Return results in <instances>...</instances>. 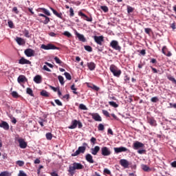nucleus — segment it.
Segmentation results:
<instances>
[{"label": "nucleus", "instance_id": "nucleus-3", "mask_svg": "<svg viewBox=\"0 0 176 176\" xmlns=\"http://www.w3.org/2000/svg\"><path fill=\"white\" fill-rule=\"evenodd\" d=\"M82 145V146H79L78 150L72 154V156L75 157L78 156V155H80V153H85V152H86V147L87 146V143H83Z\"/></svg>", "mask_w": 176, "mask_h": 176}, {"label": "nucleus", "instance_id": "nucleus-59", "mask_svg": "<svg viewBox=\"0 0 176 176\" xmlns=\"http://www.w3.org/2000/svg\"><path fill=\"white\" fill-rule=\"evenodd\" d=\"M140 54L142 56H145V54H146V51L145 50H142L140 51Z\"/></svg>", "mask_w": 176, "mask_h": 176}, {"label": "nucleus", "instance_id": "nucleus-40", "mask_svg": "<svg viewBox=\"0 0 176 176\" xmlns=\"http://www.w3.org/2000/svg\"><path fill=\"white\" fill-rule=\"evenodd\" d=\"M98 131H104L105 129V127L104 126V124H99L98 126Z\"/></svg>", "mask_w": 176, "mask_h": 176}, {"label": "nucleus", "instance_id": "nucleus-32", "mask_svg": "<svg viewBox=\"0 0 176 176\" xmlns=\"http://www.w3.org/2000/svg\"><path fill=\"white\" fill-rule=\"evenodd\" d=\"M26 93L27 94H29V96H31V97H34V91L31 88H27Z\"/></svg>", "mask_w": 176, "mask_h": 176}, {"label": "nucleus", "instance_id": "nucleus-34", "mask_svg": "<svg viewBox=\"0 0 176 176\" xmlns=\"http://www.w3.org/2000/svg\"><path fill=\"white\" fill-rule=\"evenodd\" d=\"M109 104L111 105V107H113V108H118V107H119V104L113 101L109 102Z\"/></svg>", "mask_w": 176, "mask_h": 176}, {"label": "nucleus", "instance_id": "nucleus-9", "mask_svg": "<svg viewBox=\"0 0 176 176\" xmlns=\"http://www.w3.org/2000/svg\"><path fill=\"white\" fill-rule=\"evenodd\" d=\"M24 53L27 57H34L35 56V51L31 48L25 50Z\"/></svg>", "mask_w": 176, "mask_h": 176}, {"label": "nucleus", "instance_id": "nucleus-61", "mask_svg": "<svg viewBox=\"0 0 176 176\" xmlns=\"http://www.w3.org/2000/svg\"><path fill=\"white\" fill-rule=\"evenodd\" d=\"M145 152H146V151H145L144 149L138 151V153H139L140 155H142V154L145 153Z\"/></svg>", "mask_w": 176, "mask_h": 176}, {"label": "nucleus", "instance_id": "nucleus-54", "mask_svg": "<svg viewBox=\"0 0 176 176\" xmlns=\"http://www.w3.org/2000/svg\"><path fill=\"white\" fill-rule=\"evenodd\" d=\"M63 35H65V36H67V38H71L72 36V34H71L69 32H65Z\"/></svg>", "mask_w": 176, "mask_h": 176}, {"label": "nucleus", "instance_id": "nucleus-7", "mask_svg": "<svg viewBox=\"0 0 176 176\" xmlns=\"http://www.w3.org/2000/svg\"><path fill=\"white\" fill-rule=\"evenodd\" d=\"M94 39L96 43H97V45H99L100 46H102V42H104L103 36H94Z\"/></svg>", "mask_w": 176, "mask_h": 176}, {"label": "nucleus", "instance_id": "nucleus-20", "mask_svg": "<svg viewBox=\"0 0 176 176\" xmlns=\"http://www.w3.org/2000/svg\"><path fill=\"white\" fill-rule=\"evenodd\" d=\"M85 160L88 162V163H90L91 164H93L94 163V160H93V155L91 154H87L85 155Z\"/></svg>", "mask_w": 176, "mask_h": 176}, {"label": "nucleus", "instance_id": "nucleus-45", "mask_svg": "<svg viewBox=\"0 0 176 176\" xmlns=\"http://www.w3.org/2000/svg\"><path fill=\"white\" fill-rule=\"evenodd\" d=\"M134 12V8L130 6H127V12L128 13H133Z\"/></svg>", "mask_w": 176, "mask_h": 176}, {"label": "nucleus", "instance_id": "nucleus-6", "mask_svg": "<svg viewBox=\"0 0 176 176\" xmlns=\"http://www.w3.org/2000/svg\"><path fill=\"white\" fill-rule=\"evenodd\" d=\"M110 47H112L114 50H117L118 52H120L122 50V47L119 45V42L116 40H113L110 43Z\"/></svg>", "mask_w": 176, "mask_h": 176}, {"label": "nucleus", "instance_id": "nucleus-48", "mask_svg": "<svg viewBox=\"0 0 176 176\" xmlns=\"http://www.w3.org/2000/svg\"><path fill=\"white\" fill-rule=\"evenodd\" d=\"M16 164H17L18 166H19V167H23V166H24V162L23 161H16Z\"/></svg>", "mask_w": 176, "mask_h": 176}, {"label": "nucleus", "instance_id": "nucleus-29", "mask_svg": "<svg viewBox=\"0 0 176 176\" xmlns=\"http://www.w3.org/2000/svg\"><path fill=\"white\" fill-rule=\"evenodd\" d=\"M87 87H89V89H92L93 90H95V91H98L100 90V87L93 84H87Z\"/></svg>", "mask_w": 176, "mask_h": 176}, {"label": "nucleus", "instance_id": "nucleus-64", "mask_svg": "<svg viewBox=\"0 0 176 176\" xmlns=\"http://www.w3.org/2000/svg\"><path fill=\"white\" fill-rule=\"evenodd\" d=\"M170 165H171L173 167L176 168V161L173 162L170 164Z\"/></svg>", "mask_w": 176, "mask_h": 176}, {"label": "nucleus", "instance_id": "nucleus-10", "mask_svg": "<svg viewBox=\"0 0 176 176\" xmlns=\"http://www.w3.org/2000/svg\"><path fill=\"white\" fill-rule=\"evenodd\" d=\"M89 115L92 116V118H94L96 120V122H102V118H101V116H100V114L90 113Z\"/></svg>", "mask_w": 176, "mask_h": 176}, {"label": "nucleus", "instance_id": "nucleus-8", "mask_svg": "<svg viewBox=\"0 0 176 176\" xmlns=\"http://www.w3.org/2000/svg\"><path fill=\"white\" fill-rule=\"evenodd\" d=\"M101 153L102 156H109L111 153V150L107 146H103L101 148Z\"/></svg>", "mask_w": 176, "mask_h": 176}, {"label": "nucleus", "instance_id": "nucleus-2", "mask_svg": "<svg viewBox=\"0 0 176 176\" xmlns=\"http://www.w3.org/2000/svg\"><path fill=\"white\" fill-rule=\"evenodd\" d=\"M110 71L117 78H119V76L122 75V70L119 69L117 67L115 66V65H111L110 66Z\"/></svg>", "mask_w": 176, "mask_h": 176}, {"label": "nucleus", "instance_id": "nucleus-58", "mask_svg": "<svg viewBox=\"0 0 176 176\" xmlns=\"http://www.w3.org/2000/svg\"><path fill=\"white\" fill-rule=\"evenodd\" d=\"M104 173H105V174H107L108 175H111V170H109L108 168H104Z\"/></svg>", "mask_w": 176, "mask_h": 176}, {"label": "nucleus", "instance_id": "nucleus-42", "mask_svg": "<svg viewBox=\"0 0 176 176\" xmlns=\"http://www.w3.org/2000/svg\"><path fill=\"white\" fill-rule=\"evenodd\" d=\"M58 79L60 83V85H64L65 82H64V77H63L62 76H58Z\"/></svg>", "mask_w": 176, "mask_h": 176}, {"label": "nucleus", "instance_id": "nucleus-13", "mask_svg": "<svg viewBox=\"0 0 176 176\" xmlns=\"http://www.w3.org/2000/svg\"><path fill=\"white\" fill-rule=\"evenodd\" d=\"M127 151H128L127 148L124 147V146L114 148L115 153H120L122 152H127Z\"/></svg>", "mask_w": 176, "mask_h": 176}, {"label": "nucleus", "instance_id": "nucleus-4", "mask_svg": "<svg viewBox=\"0 0 176 176\" xmlns=\"http://www.w3.org/2000/svg\"><path fill=\"white\" fill-rule=\"evenodd\" d=\"M41 49H43V50H59L60 48L58 47H56V45L49 43L47 45L43 44L41 46Z\"/></svg>", "mask_w": 176, "mask_h": 176}, {"label": "nucleus", "instance_id": "nucleus-19", "mask_svg": "<svg viewBox=\"0 0 176 176\" xmlns=\"http://www.w3.org/2000/svg\"><path fill=\"white\" fill-rule=\"evenodd\" d=\"M147 122L151 126H157L156 120L153 117H147Z\"/></svg>", "mask_w": 176, "mask_h": 176}, {"label": "nucleus", "instance_id": "nucleus-49", "mask_svg": "<svg viewBox=\"0 0 176 176\" xmlns=\"http://www.w3.org/2000/svg\"><path fill=\"white\" fill-rule=\"evenodd\" d=\"M151 102H157L159 101V98L157 96H155L151 98Z\"/></svg>", "mask_w": 176, "mask_h": 176}, {"label": "nucleus", "instance_id": "nucleus-16", "mask_svg": "<svg viewBox=\"0 0 176 176\" xmlns=\"http://www.w3.org/2000/svg\"><path fill=\"white\" fill-rule=\"evenodd\" d=\"M78 16H80L82 19H83V20H85L86 21H93V19L91 17L89 18L82 12H78Z\"/></svg>", "mask_w": 176, "mask_h": 176}, {"label": "nucleus", "instance_id": "nucleus-62", "mask_svg": "<svg viewBox=\"0 0 176 176\" xmlns=\"http://www.w3.org/2000/svg\"><path fill=\"white\" fill-rule=\"evenodd\" d=\"M144 32L146 34H151V28H145Z\"/></svg>", "mask_w": 176, "mask_h": 176}, {"label": "nucleus", "instance_id": "nucleus-11", "mask_svg": "<svg viewBox=\"0 0 176 176\" xmlns=\"http://www.w3.org/2000/svg\"><path fill=\"white\" fill-rule=\"evenodd\" d=\"M144 146H145V145L143 143L138 141L134 142L133 145V149L135 150L140 149V148H144Z\"/></svg>", "mask_w": 176, "mask_h": 176}, {"label": "nucleus", "instance_id": "nucleus-43", "mask_svg": "<svg viewBox=\"0 0 176 176\" xmlns=\"http://www.w3.org/2000/svg\"><path fill=\"white\" fill-rule=\"evenodd\" d=\"M79 109H82V111H87V107L83 104H80Z\"/></svg>", "mask_w": 176, "mask_h": 176}, {"label": "nucleus", "instance_id": "nucleus-31", "mask_svg": "<svg viewBox=\"0 0 176 176\" xmlns=\"http://www.w3.org/2000/svg\"><path fill=\"white\" fill-rule=\"evenodd\" d=\"M23 34L25 38H31V34H30V32L27 29L23 30Z\"/></svg>", "mask_w": 176, "mask_h": 176}, {"label": "nucleus", "instance_id": "nucleus-57", "mask_svg": "<svg viewBox=\"0 0 176 176\" xmlns=\"http://www.w3.org/2000/svg\"><path fill=\"white\" fill-rule=\"evenodd\" d=\"M18 176H27V174L23 170H20Z\"/></svg>", "mask_w": 176, "mask_h": 176}, {"label": "nucleus", "instance_id": "nucleus-17", "mask_svg": "<svg viewBox=\"0 0 176 176\" xmlns=\"http://www.w3.org/2000/svg\"><path fill=\"white\" fill-rule=\"evenodd\" d=\"M15 41L19 46H24V45H25V40L21 37H16Z\"/></svg>", "mask_w": 176, "mask_h": 176}, {"label": "nucleus", "instance_id": "nucleus-52", "mask_svg": "<svg viewBox=\"0 0 176 176\" xmlns=\"http://www.w3.org/2000/svg\"><path fill=\"white\" fill-rule=\"evenodd\" d=\"M91 144H93V145H96V142H97V139L94 137H92L90 140Z\"/></svg>", "mask_w": 176, "mask_h": 176}, {"label": "nucleus", "instance_id": "nucleus-18", "mask_svg": "<svg viewBox=\"0 0 176 176\" xmlns=\"http://www.w3.org/2000/svg\"><path fill=\"white\" fill-rule=\"evenodd\" d=\"M0 127L6 131L9 130L10 128L9 124H8L6 121H1V122L0 123Z\"/></svg>", "mask_w": 176, "mask_h": 176}, {"label": "nucleus", "instance_id": "nucleus-25", "mask_svg": "<svg viewBox=\"0 0 176 176\" xmlns=\"http://www.w3.org/2000/svg\"><path fill=\"white\" fill-rule=\"evenodd\" d=\"M87 65L90 71H94L96 69V63L94 62L87 63Z\"/></svg>", "mask_w": 176, "mask_h": 176}, {"label": "nucleus", "instance_id": "nucleus-60", "mask_svg": "<svg viewBox=\"0 0 176 176\" xmlns=\"http://www.w3.org/2000/svg\"><path fill=\"white\" fill-rule=\"evenodd\" d=\"M8 26L10 27V28H13V21H8Z\"/></svg>", "mask_w": 176, "mask_h": 176}, {"label": "nucleus", "instance_id": "nucleus-39", "mask_svg": "<svg viewBox=\"0 0 176 176\" xmlns=\"http://www.w3.org/2000/svg\"><path fill=\"white\" fill-rule=\"evenodd\" d=\"M12 174L8 171H3L0 173V176H11Z\"/></svg>", "mask_w": 176, "mask_h": 176}, {"label": "nucleus", "instance_id": "nucleus-12", "mask_svg": "<svg viewBox=\"0 0 176 176\" xmlns=\"http://www.w3.org/2000/svg\"><path fill=\"white\" fill-rule=\"evenodd\" d=\"M162 52L163 54H164L167 57H171L173 56V54H171V52L168 51V49L166 46H164L162 47Z\"/></svg>", "mask_w": 176, "mask_h": 176}, {"label": "nucleus", "instance_id": "nucleus-55", "mask_svg": "<svg viewBox=\"0 0 176 176\" xmlns=\"http://www.w3.org/2000/svg\"><path fill=\"white\" fill-rule=\"evenodd\" d=\"M43 69H44V71H47V72H52V70H50V69H49L47 65H44L43 67Z\"/></svg>", "mask_w": 176, "mask_h": 176}, {"label": "nucleus", "instance_id": "nucleus-53", "mask_svg": "<svg viewBox=\"0 0 176 176\" xmlns=\"http://www.w3.org/2000/svg\"><path fill=\"white\" fill-rule=\"evenodd\" d=\"M54 101H55L56 104H57L58 105V107H63V102H61V101H60V100L56 99Z\"/></svg>", "mask_w": 176, "mask_h": 176}, {"label": "nucleus", "instance_id": "nucleus-23", "mask_svg": "<svg viewBox=\"0 0 176 176\" xmlns=\"http://www.w3.org/2000/svg\"><path fill=\"white\" fill-rule=\"evenodd\" d=\"M17 81L19 83H25L27 82V78L24 75H21L18 77Z\"/></svg>", "mask_w": 176, "mask_h": 176}, {"label": "nucleus", "instance_id": "nucleus-22", "mask_svg": "<svg viewBox=\"0 0 176 176\" xmlns=\"http://www.w3.org/2000/svg\"><path fill=\"white\" fill-rule=\"evenodd\" d=\"M19 64H21V65H24V64H31V61L25 59V58H24V57H22L19 60Z\"/></svg>", "mask_w": 176, "mask_h": 176}, {"label": "nucleus", "instance_id": "nucleus-27", "mask_svg": "<svg viewBox=\"0 0 176 176\" xmlns=\"http://www.w3.org/2000/svg\"><path fill=\"white\" fill-rule=\"evenodd\" d=\"M34 82L37 84L42 83V76L40 75H36L34 78Z\"/></svg>", "mask_w": 176, "mask_h": 176}, {"label": "nucleus", "instance_id": "nucleus-46", "mask_svg": "<svg viewBox=\"0 0 176 176\" xmlns=\"http://www.w3.org/2000/svg\"><path fill=\"white\" fill-rule=\"evenodd\" d=\"M85 50H87V52H93V48L89 45H85L84 46Z\"/></svg>", "mask_w": 176, "mask_h": 176}, {"label": "nucleus", "instance_id": "nucleus-14", "mask_svg": "<svg viewBox=\"0 0 176 176\" xmlns=\"http://www.w3.org/2000/svg\"><path fill=\"white\" fill-rule=\"evenodd\" d=\"M120 164L124 167V168H129V166H130V164L129 163V161L127 160H120Z\"/></svg>", "mask_w": 176, "mask_h": 176}, {"label": "nucleus", "instance_id": "nucleus-38", "mask_svg": "<svg viewBox=\"0 0 176 176\" xmlns=\"http://www.w3.org/2000/svg\"><path fill=\"white\" fill-rule=\"evenodd\" d=\"M45 137H46L47 140L50 141V140H52V138H53V135L52 134V133H47L45 135Z\"/></svg>", "mask_w": 176, "mask_h": 176}, {"label": "nucleus", "instance_id": "nucleus-26", "mask_svg": "<svg viewBox=\"0 0 176 176\" xmlns=\"http://www.w3.org/2000/svg\"><path fill=\"white\" fill-rule=\"evenodd\" d=\"M50 9L53 12L54 14L56 16V17H58L59 19H63V14L61 12L58 13L56 10H54L53 8L50 7Z\"/></svg>", "mask_w": 176, "mask_h": 176}, {"label": "nucleus", "instance_id": "nucleus-41", "mask_svg": "<svg viewBox=\"0 0 176 176\" xmlns=\"http://www.w3.org/2000/svg\"><path fill=\"white\" fill-rule=\"evenodd\" d=\"M64 75H65L66 79H67V80H71V79H72V76H71V74H69V73L65 72Z\"/></svg>", "mask_w": 176, "mask_h": 176}, {"label": "nucleus", "instance_id": "nucleus-24", "mask_svg": "<svg viewBox=\"0 0 176 176\" xmlns=\"http://www.w3.org/2000/svg\"><path fill=\"white\" fill-rule=\"evenodd\" d=\"M76 35L80 42H86V38H85L83 34H80L78 32H76Z\"/></svg>", "mask_w": 176, "mask_h": 176}, {"label": "nucleus", "instance_id": "nucleus-51", "mask_svg": "<svg viewBox=\"0 0 176 176\" xmlns=\"http://www.w3.org/2000/svg\"><path fill=\"white\" fill-rule=\"evenodd\" d=\"M12 96L14 97V98H19V94L16 91H12Z\"/></svg>", "mask_w": 176, "mask_h": 176}, {"label": "nucleus", "instance_id": "nucleus-5", "mask_svg": "<svg viewBox=\"0 0 176 176\" xmlns=\"http://www.w3.org/2000/svg\"><path fill=\"white\" fill-rule=\"evenodd\" d=\"M76 127H78V129H82V127H83V124L80 120L78 121L74 120L72 122V124L69 126V129L72 130L74 129H76Z\"/></svg>", "mask_w": 176, "mask_h": 176}, {"label": "nucleus", "instance_id": "nucleus-37", "mask_svg": "<svg viewBox=\"0 0 176 176\" xmlns=\"http://www.w3.org/2000/svg\"><path fill=\"white\" fill-rule=\"evenodd\" d=\"M142 168L144 171H146V172H148L151 170L149 166H148L147 165H145V164L142 165Z\"/></svg>", "mask_w": 176, "mask_h": 176}, {"label": "nucleus", "instance_id": "nucleus-21", "mask_svg": "<svg viewBox=\"0 0 176 176\" xmlns=\"http://www.w3.org/2000/svg\"><path fill=\"white\" fill-rule=\"evenodd\" d=\"M100 152V146H96L94 148H91V153L96 156Z\"/></svg>", "mask_w": 176, "mask_h": 176}, {"label": "nucleus", "instance_id": "nucleus-15", "mask_svg": "<svg viewBox=\"0 0 176 176\" xmlns=\"http://www.w3.org/2000/svg\"><path fill=\"white\" fill-rule=\"evenodd\" d=\"M18 142H19V146H20V148H21V149H25V148H27V142H25V141H24V139H23V138L19 139Z\"/></svg>", "mask_w": 176, "mask_h": 176}, {"label": "nucleus", "instance_id": "nucleus-30", "mask_svg": "<svg viewBox=\"0 0 176 176\" xmlns=\"http://www.w3.org/2000/svg\"><path fill=\"white\" fill-rule=\"evenodd\" d=\"M38 9H39V10H42L43 12L46 14V16H51L50 12H49V10H47L46 8H40Z\"/></svg>", "mask_w": 176, "mask_h": 176}, {"label": "nucleus", "instance_id": "nucleus-63", "mask_svg": "<svg viewBox=\"0 0 176 176\" xmlns=\"http://www.w3.org/2000/svg\"><path fill=\"white\" fill-rule=\"evenodd\" d=\"M170 28L173 29V30H176V27H175V23H173L170 25Z\"/></svg>", "mask_w": 176, "mask_h": 176}, {"label": "nucleus", "instance_id": "nucleus-36", "mask_svg": "<svg viewBox=\"0 0 176 176\" xmlns=\"http://www.w3.org/2000/svg\"><path fill=\"white\" fill-rule=\"evenodd\" d=\"M100 9L102 10L103 12H104V13H108L109 10L108 7L106 6H101Z\"/></svg>", "mask_w": 176, "mask_h": 176}, {"label": "nucleus", "instance_id": "nucleus-47", "mask_svg": "<svg viewBox=\"0 0 176 176\" xmlns=\"http://www.w3.org/2000/svg\"><path fill=\"white\" fill-rule=\"evenodd\" d=\"M102 112L103 115L104 116H106L107 118H110L111 117V116L109 115V112H108V111L102 110Z\"/></svg>", "mask_w": 176, "mask_h": 176}, {"label": "nucleus", "instance_id": "nucleus-35", "mask_svg": "<svg viewBox=\"0 0 176 176\" xmlns=\"http://www.w3.org/2000/svg\"><path fill=\"white\" fill-rule=\"evenodd\" d=\"M41 96H42L43 97H49V92L43 90L41 91Z\"/></svg>", "mask_w": 176, "mask_h": 176}, {"label": "nucleus", "instance_id": "nucleus-50", "mask_svg": "<svg viewBox=\"0 0 176 176\" xmlns=\"http://www.w3.org/2000/svg\"><path fill=\"white\" fill-rule=\"evenodd\" d=\"M69 16H70V17H74V16H75V13L74 12L73 8H70V9H69Z\"/></svg>", "mask_w": 176, "mask_h": 176}, {"label": "nucleus", "instance_id": "nucleus-28", "mask_svg": "<svg viewBox=\"0 0 176 176\" xmlns=\"http://www.w3.org/2000/svg\"><path fill=\"white\" fill-rule=\"evenodd\" d=\"M166 78L167 79H168V80L172 82V83H174L175 85H176L175 78H174V76H173L171 74H167Z\"/></svg>", "mask_w": 176, "mask_h": 176}, {"label": "nucleus", "instance_id": "nucleus-44", "mask_svg": "<svg viewBox=\"0 0 176 176\" xmlns=\"http://www.w3.org/2000/svg\"><path fill=\"white\" fill-rule=\"evenodd\" d=\"M44 19L45 20L43 21V24H49V23L50 22V18H49L47 16H45Z\"/></svg>", "mask_w": 176, "mask_h": 176}, {"label": "nucleus", "instance_id": "nucleus-33", "mask_svg": "<svg viewBox=\"0 0 176 176\" xmlns=\"http://www.w3.org/2000/svg\"><path fill=\"white\" fill-rule=\"evenodd\" d=\"M54 60H55L56 64H59V65H63V64H64L63 63V61H61V60H60V58H58V57H57V56L54 57Z\"/></svg>", "mask_w": 176, "mask_h": 176}, {"label": "nucleus", "instance_id": "nucleus-1", "mask_svg": "<svg viewBox=\"0 0 176 176\" xmlns=\"http://www.w3.org/2000/svg\"><path fill=\"white\" fill-rule=\"evenodd\" d=\"M83 166L80 163L74 162L72 165L69 166L68 172L71 175L75 174V170H83Z\"/></svg>", "mask_w": 176, "mask_h": 176}, {"label": "nucleus", "instance_id": "nucleus-56", "mask_svg": "<svg viewBox=\"0 0 176 176\" xmlns=\"http://www.w3.org/2000/svg\"><path fill=\"white\" fill-rule=\"evenodd\" d=\"M12 12H14V13L16 14H19V10L17 9V7H14L12 8Z\"/></svg>", "mask_w": 176, "mask_h": 176}]
</instances>
